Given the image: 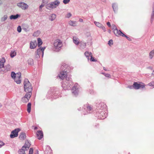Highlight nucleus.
Listing matches in <instances>:
<instances>
[{
  "label": "nucleus",
  "instance_id": "f257e3e1",
  "mask_svg": "<svg viewBox=\"0 0 154 154\" xmlns=\"http://www.w3.org/2000/svg\"><path fill=\"white\" fill-rule=\"evenodd\" d=\"M25 91L26 92H31L32 88H31L30 83L27 81L25 84L24 85Z\"/></svg>",
  "mask_w": 154,
  "mask_h": 154
},
{
  "label": "nucleus",
  "instance_id": "f03ea898",
  "mask_svg": "<svg viewBox=\"0 0 154 154\" xmlns=\"http://www.w3.org/2000/svg\"><path fill=\"white\" fill-rule=\"evenodd\" d=\"M20 129L19 128L16 129L13 131L10 135V137L11 138H13L17 137L18 135V133L20 131Z\"/></svg>",
  "mask_w": 154,
  "mask_h": 154
},
{
  "label": "nucleus",
  "instance_id": "7ed1b4c3",
  "mask_svg": "<svg viewBox=\"0 0 154 154\" xmlns=\"http://www.w3.org/2000/svg\"><path fill=\"white\" fill-rule=\"evenodd\" d=\"M54 46L56 49H59L62 46V42L60 40L56 41L54 43Z\"/></svg>",
  "mask_w": 154,
  "mask_h": 154
},
{
  "label": "nucleus",
  "instance_id": "20e7f679",
  "mask_svg": "<svg viewBox=\"0 0 154 154\" xmlns=\"http://www.w3.org/2000/svg\"><path fill=\"white\" fill-rule=\"evenodd\" d=\"M31 95V92H28L25 95V97H23V101L27 102L29 99Z\"/></svg>",
  "mask_w": 154,
  "mask_h": 154
},
{
  "label": "nucleus",
  "instance_id": "39448f33",
  "mask_svg": "<svg viewBox=\"0 0 154 154\" xmlns=\"http://www.w3.org/2000/svg\"><path fill=\"white\" fill-rule=\"evenodd\" d=\"M20 73H18L16 74V76H15L14 78L15 81L18 84H19L20 82Z\"/></svg>",
  "mask_w": 154,
  "mask_h": 154
},
{
  "label": "nucleus",
  "instance_id": "423d86ee",
  "mask_svg": "<svg viewBox=\"0 0 154 154\" xmlns=\"http://www.w3.org/2000/svg\"><path fill=\"white\" fill-rule=\"evenodd\" d=\"M133 85V87L136 89H138L141 88H143L145 87L144 85L139 84L136 82L134 83Z\"/></svg>",
  "mask_w": 154,
  "mask_h": 154
},
{
  "label": "nucleus",
  "instance_id": "0eeeda50",
  "mask_svg": "<svg viewBox=\"0 0 154 154\" xmlns=\"http://www.w3.org/2000/svg\"><path fill=\"white\" fill-rule=\"evenodd\" d=\"M45 49V47H40L37 50V54L38 55L42 54V57L43 56V52L44 49Z\"/></svg>",
  "mask_w": 154,
  "mask_h": 154
},
{
  "label": "nucleus",
  "instance_id": "6e6552de",
  "mask_svg": "<svg viewBox=\"0 0 154 154\" xmlns=\"http://www.w3.org/2000/svg\"><path fill=\"white\" fill-rule=\"evenodd\" d=\"M18 6L21 7L22 9H26L28 7V5L22 2L19 3Z\"/></svg>",
  "mask_w": 154,
  "mask_h": 154
},
{
  "label": "nucleus",
  "instance_id": "1a4fd4ad",
  "mask_svg": "<svg viewBox=\"0 0 154 154\" xmlns=\"http://www.w3.org/2000/svg\"><path fill=\"white\" fill-rule=\"evenodd\" d=\"M37 135L38 137V139H40L43 137V134L42 131H39L37 132Z\"/></svg>",
  "mask_w": 154,
  "mask_h": 154
},
{
  "label": "nucleus",
  "instance_id": "9d476101",
  "mask_svg": "<svg viewBox=\"0 0 154 154\" xmlns=\"http://www.w3.org/2000/svg\"><path fill=\"white\" fill-rule=\"evenodd\" d=\"M37 45V44L36 42H32L30 43V48H31L33 49L35 48Z\"/></svg>",
  "mask_w": 154,
  "mask_h": 154
},
{
  "label": "nucleus",
  "instance_id": "9b49d317",
  "mask_svg": "<svg viewBox=\"0 0 154 154\" xmlns=\"http://www.w3.org/2000/svg\"><path fill=\"white\" fill-rule=\"evenodd\" d=\"M5 62V60L4 59L2 58L0 61V68L4 67V63Z\"/></svg>",
  "mask_w": 154,
  "mask_h": 154
},
{
  "label": "nucleus",
  "instance_id": "f8f14e48",
  "mask_svg": "<svg viewBox=\"0 0 154 154\" xmlns=\"http://www.w3.org/2000/svg\"><path fill=\"white\" fill-rule=\"evenodd\" d=\"M59 3L58 2H54L52 3L50 5V7L53 8L54 7V5H58Z\"/></svg>",
  "mask_w": 154,
  "mask_h": 154
},
{
  "label": "nucleus",
  "instance_id": "ddd939ff",
  "mask_svg": "<svg viewBox=\"0 0 154 154\" xmlns=\"http://www.w3.org/2000/svg\"><path fill=\"white\" fill-rule=\"evenodd\" d=\"M19 16V15L18 14L15 15H12L10 16V18L11 19H15L17 18Z\"/></svg>",
  "mask_w": 154,
  "mask_h": 154
},
{
  "label": "nucleus",
  "instance_id": "4468645a",
  "mask_svg": "<svg viewBox=\"0 0 154 154\" xmlns=\"http://www.w3.org/2000/svg\"><path fill=\"white\" fill-rule=\"evenodd\" d=\"M38 45V46H40L42 44V42L41 39L40 38H38L37 39Z\"/></svg>",
  "mask_w": 154,
  "mask_h": 154
},
{
  "label": "nucleus",
  "instance_id": "2eb2a0df",
  "mask_svg": "<svg viewBox=\"0 0 154 154\" xmlns=\"http://www.w3.org/2000/svg\"><path fill=\"white\" fill-rule=\"evenodd\" d=\"M31 105V104L30 103H29L27 105V111L29 113H30V112Z\"/></svg>",
  "mask_w": 154,
  "mask_h": 154
},
{
  "label": "nucleus",
  "instance_id": "dca6fc26",
  "mask_svg": "<svg viewBox=\"0 0 154 154\" xmlns=\"http://www.w3.org/2000/svg\"><path fill=\"white\" fill-rule=\"evenodd\" d=\"M66 76V75L64 73H61L59 75V77L61 79H63L65 78Z\"/></svg>",
  "mask_w": 154,
  "mask_h": 154
},
{
  "label": "nucleus",
  "instance_id": "f3484780",
  "mask_svg": "<svg viewBox=\"0 0 154 154\" xmlns=\"http://www.w3.org/2000/svg\"><path fill=\"white\" fill-rule=\"evenodd\" d=\"M29 148V147L26 146L25 145L23 146L21 149V150L25 151L26 150H27Z\"/></svg>",
  "mask_w": 154,
  "mask_h": 154
},
{
  "label": "nucleus",
  "instance_id": "a211bd4d",
  "mask_svg": "<svg viewBox=\"0 0 154 154\" xmlns=\"http://www.w3.org/2000/svg\"><path fill=\"white\" fill-rule=\"evenodd\" d=\"M118 33L119 35H121L122 36H125V35L124 33H123L120 30H119V31H118Z\"/></svg>",
  "mask_w": 154,
  "mask_h": 154
},
{
  "label": "nucleus",
  "instance_id": "6ab92c4d",
  "mask_svg": "<svg viewBox=\"0 0 154 154\" xmlns=\"http://www.w3.org/2000/svg\"><path fill=\"white\" fill-rule=\"evenodd\" d=\"M90 60L91 61L96 62L97 60L94 59V58L93 57L92 55L91 56Z\"/></svg>",
  "mask_w": 154,
  "mask_h": 154
},
{
  "label": "nucleus",
  "instance_id": "aec40b11",
  "mask_svg": "<svg viewBox=\"0 0 154 154\" xmlns=\"http://www.w3.org/2000/svg\"><path fill=\"white\" fill-rule=\"evenodd\" d=\"M16 53L14 52L13 51L11 54V57H13L16 55Z\"/></svg>",
  "mask_w": 154,
  "mask_h": 154
},
{
  "label": "nucleus",
  "instance_id": "412c9836",
  "mask_svg": "<svg viewBox=\"0 0 154 154\" xmlns=\"http://www.w3.org/2000/svg\"><path fill=\"white\" fill-rule=\"evenodd\" d=\"M11 76L12 78L14 79L15 76H16V74L14 72H12L11 73Z\"/></svg>",
  "mask_w": 154,
  "mask_h": 154
},
{
  "label": "nucleus",
  "instance_id": "4be33fe9",
  "mask_svg": "<svg viewBox=\"0 0 154 154\" xmlns=\"http://www.w3.org/2000/svg\"><path fill=\"white\" fill-rule=\"evenodd\" d=\"M17 30L19 32H20L21 30V28L20 26H19L17 28Z\"/></svg>",
  "mask_w": 154,
  "mask_h": 154
},
{
  "label": "nucleus",
  "instance_id": "5701e85b",
  "mask_svg": "<svg viewBox=\"0 0 154 154\" xmlns=\"http://www.w3.org/2000/svg\"><path fill=\"white\" fill-rule=\"evenodd\" d=\"M73 42L76 45H78L79 43V42L76 39H73Z\"/></svg>",
  "mask_w": 154,
  "mask_h": 154
},
{
  "label": "nucleus",
  "instance_id": "b1692460",
  "mask_svg": "<svg viewBox=\"0 0 154 154\" xmlns=\"http://www.w3.org/2000/svg\"><path fill=\"white\" fill-rule=\"evenodd\" d=\"M33 152V149L32 148H31L29 150V154H32Z\"/></svg>",
  "mask_w": 154,
  "mask_h": 154
},
{
  "label": "nucleus",
  "instance_id": "393cba45",
  "mask_svg": "<svg viewBox=\"0 0 154 154\" xmlns=\"http://www.w3.org/2000/svg\"><path fill=\"white\" fill-rule=\"evenodd\" d=\"M152 54H154V49L153 50H152L150 53L149 54V55L151 56V57L152 58Z\"/></svg>",
  "mask_w": 154,
  "mask_h": 154
},
{
  "label": "nucleus",
  "instance_id": "a878e982",
  "mask_svg": "<svg viewBox=\"0 0 154 154\" xmlns=\"http://www.w3.org/2000/svg\"><path fill=\"white\" fill-rule=\"evenodd\" d=\"M91 54V53H89L88 52H86L85 53V54L87 57H88L89 55H90Z\"/></svg>",
  "mask_w": 154,
  "mask_h": 154
},
{
  "label": "nucleus",
  "instance_id": "bb28decb",
  "mask_svg": "<svg viewBox=\"0 0 154 154\" xmlns=\"http://www.w3.org/2000/svg\"><path fill=\"white\" fill-rule=\"evenodd\" d=\"M70 1V0H63V2L65 4H67Z\"/></svg>",
  "mask_w": 154,
  "mask_h": 154
},
{
  "label": "nucleus",
  "instance_id": "cd10ccee",
  "mask_svg": "<svg viewBox=\"0 0 154 154\" xmlns=\"http://www.w3.org/2000/svg\"><path fill=\"white\" fill-rule=\"evenodd\" d=\"M20 136H21V137H22H22L24 138L25 137V135L24 134L22 133L21 134V135Z\"/></svg>",
  "mask_w": 154,
  "mask_h": 154
},
{
  "label": "nucleus",
  "instance_id": "c85d7f7f",
  "mask_svg": "<svg viewBox=\"0 0 154 154\" xmlns=\"http://www.w3.org/2000/svg\"><path fill=\"white\" fill-rule=\"evenodd\" d=\"M112 42V40H110L108 42V44L110 45L111 44V42Z\"/></svg>",
  "mask_w": 154,
  "mask_h": 154
},
{
  "label": "nucleus",
  "instance_id": "c756f323",
  "mask_svg": "<svg viewBox=\"0 0 154 154\" xmlns=\"http://www.w3.org/2000/svg\"><path fill=\"white\" fill-rule=\"evenodd\" d=\"M107 25H108V26H109V27H110V26H111V25H110V23H109V22H107Z\"/></svg>",
  "mask_w": 154,
  "mask_h": 154
},
{
  "label": "nucleus",
  "instance_id": "7c9ffc66",
  "mask_svg": "<svg viewBox=\"0 0 154 154\" xmlns=\"http://www.w3.org/2000/svg\"><path fill=\"white\" fill-rule=\"evenodd\" d=\"M79 22H82L83 21V20L82 19H79Z\"/></svg>",
  "mask_w": 154,
  "mask_h": 154
},
{
  "label": "nucleus",
  "instance_id": "2f4dec72",
  "mask_svg": "<svg viewBox=\"0 0 154 154\" xmlns=\"http://www.w3.org/2000/svg\"><path fill=\"white\" fill-rule=\"evenodd\" d=\"M71 16V14H69L68 15H67V17H70Z\"/></svg>",
  "mask_w": 154,
  "mask_h": 154
},
{
  "label": "nucleus",
  "instance_id": "473e14b6",
  "mask_svg": "<svg viewBox=\"0 0 154 154\" xmlns=\"http://www.w3.org/2000/svg\"><path fill=\"white\" fill-rule=\"evenodd\" d=\"M44 6L43 5H41L40 6V8H41L42 7Z\"/></svg>",
  "mask_w": 154,
  "mask_h": 154
},
{
  "label": "nucleus",
  "instance_id": "72a5a7b5",
  "mask_svg": "<svg viewBox=\"0 0 154 154\" xmlns=\"http://www.w3.org/2000/svg\"><path fill=\"white\" fill-rule=\"evenodd\" d=\"M125 37H126L127 39H129V38L128 37H127L126 35H125Z\"/></svg>",
  "mask_w": 154,
  "mask_h": 154
},
{
  "label": "nucleus",
  "instance_id": "f704fd0d",
  "mask_svg": "<svg viewBox=\"0 0 154 154\" xmlns=\"http://www.w3.org/2000/svg\"><path fill=\"white\" fill-rule=\"evenodd\" d=\"M71 23H72V24H70V25H72V26H73V23H73V22H71Z\"/></svg>",
  "mask_w": 154,
  "mask_h": 154
},
{
  "label": "nucleus",
  "instance_id": "c9c22d12",
  "mask_svg": "<svg viewBox=\"0 0 154 154\" xmlns=\"http://www.w3.org/2000/svg\"><path fill=\"white\" fill-rule=\"evenodd\" d=\"M2 145H0V147H1L2 146Z\"/></svg>",
  "mask_w": 154,
  "mask_h": 154
},
{
  "label": "nucleus",
  "instance_id": "e433bc0d",
  "mask_svg": "<svg viewBox=\"0 0 154 154\" xmlns=\"http://www.w3.org/2000/svg\"><path fill=\"white\" fill-rule=\"evenodd\" d=\"M52 20H52V19H51V20L52 21Z\"/></svg>",
  "mask_w": 154,
  "mask_h": 154
},
{
  "label": "nucleus",
  "instance_id": "4c0bfd02",
  "mask_svg": "<svg viewBox=\"0 0 154 154\" xmlns=\"http://www.w3.org/2000/svg\"><path fill=\"white\" fill-rule=\"evenodd\" d=\"M23 154H25L23 153Z\"/></svg>",
  "mask_w": 154,
  "mask_h": 154
}]
</instances>
